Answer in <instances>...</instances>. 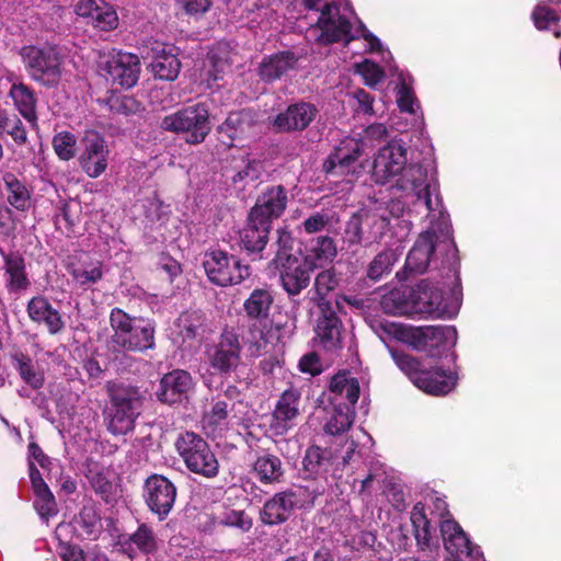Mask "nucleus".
<instances>
[{
	"label": "nucleus",
	"instance_id": "f257e3e1",
	"mask_svg": "<svg viewBox=\"0 0 561 561\" xmlns=\"http://www.w3.org/2000/svg\"><path fill=\"white\" fill-rule=\"evenodd\" d=\"M107 402L103 411L106 428L113 435H126L134 431L141 414L145 397L138 386L107 381Z\"/></svg>",
	"mask_w": 561,
	"mask_h": 561
},
{
	"label": "nucleus",
	"instance_id": "f03ea898",
	"mask_svg": "<svg viewBox=\"0 0 561 561\" xmlns=\"http://www.w3.org/2000/svg\"><path fill=\"white\" fill-rule=\"evenodd\" d=\"M113 331L111 343L114 350L125 353H146L156 348V322L141 316H130L115 307L110 312Z\"/></svg>",
	"mask_w": 561,
	"mask_h": 561
},
{
	"label": "nucleus",
	"instance_id": "7ed1b4c3",
	"mask_svg": "<svg viewBox=\"0 0 561 561\" xmlns=\"http://www.w3.org/2000/svg\"><path fill=\"white\" fill-rule=\"evenodd\" d=\"M19 55L33 81L48 89L59 85L64 72V57L56 46L26 45L20 49Z\"/></svg>",
	"mask_w": 561,
	"mask_h": 561
},
{
	"label": "nucleus",
	"instance_id": "20e7f679",
	"mask_svg": "<svg viewBox=\"0 0 561 561\" xmlns=\"http://www.w3.org/2000/svg\"><path fill=\"white\" fill-rule=\"evenodd\" d=\"M175 448L191 472L207 479L218 476V459L201 435L188 431L180 434L175 440Z\"/></svg>",
	"mask_w": 561,
	"mask_h": 561
},
{
	"label": "nucleus",
	"instance_id": "39448f33",
	"mask_svg": "<svg viewBox=\"0 0 561 561\" xmlns=\"http://www.w3.org/2000/svg\"><path fill=\"white\" fill-rule=\"evenodd\" d=\"M161 128L172 133H184L186 142L198 145L210 133L209 107L206 103H196L163 117Z\"/></svg>",
	"mask_w": 561,
	"mask_h": 561
},
{
	"label": "nucleus",
	"instance_id": "423d86ee",
	"mask_svg": "<svg viewBox=\"0 0 561 561\" xmlns=\"http://www.w3.org/2000/svg\"><path fill=\"white\" fill-rule=\"evenodd\" d=\"M203 267L208 280L219 287H228L242 283L250 277L249 265L227 251L216 249L206 251Z\"/></svg>",
	"mask_w": 561,
	"mask_h": 561
},
{
	"label": "nucleus",
	"instance_id": "0eeeda50",
	"mask_svg": "<svg viewBox=\"0 0 561 561\" xmlns=\"http://www.w3.org/2000/svg\"><path fill=\"white\" fill-rule=\"evenodd\" d=\"M241 336L234 328L226 327L217 342L206 351L209 366L221 376L234 373L241 364Z\"/></svg>",
	"mask_w": 561,
	"mask_h": 561
},
{
	"label": "nucleus",
	"instance_id": "6e6552de",
	"mask_svg": "<svg viewBox=\"0 0 561 561\" xmlns=\"http://www.w3.org/2000/svg\"><path fill=\"white\" fill-rule=\"evenodd\" d=\"M407 340L415 351L430 357H440L456 345L457 331L453 325L416 327L408 331Z\"/></svg>",
	"mask_w": 561,
	"mask_h": 561
},
{
	"label": "nucleus",
	"instance_id": "1a4fd4ad",
	"mask_svg": "<svg viewBox=\"0 0 561 561\" xmlns=\"http://www.w3.org/2000/svg\"><path fill=\"white\" fill-rule=\"evenodd\" d=\"M178 496L174 483L163 474L152 473L142 486V499L148 510L164 520L171 513Z\"/></svg>",
	"mask_w": 561,
	"mask_h": 561
},
{
	"label": "nucleus",
	"instance_id": "9d476101",
	"mask_svg": "<svg viewBox=\"0 0 561 561\" xmlns=\"http://www.w3.org/2000/svg\"><path fill=\"white\" fill-rule=\"evenodd\" d=\"M304 391V387L291 383L279 394L271 423V428L276 435L286 434L296 425V420L305 411Z\"/></svg>",
	"mask_w": 561,
	"mask_h": 561
},
{
	"label": "nucleus",
	"instance_id": "9b49d317",
	"mask_svg": "<svg viewBox=\"0 0 561 561\" xmlns=\"http://www.w3.org/2000/svg\"><path fill=\"white\" fill-rule=\"evenodd\" d=\"M318 310L314 334L321 347L337 354L343 350L344 325L333 305L316 306Z\"/></svg>",
	"mask_w": 561,
	"mask_h": 561
},
{
	"label": "nucleus",
	"instance_id": "f8f14e48",
	"mask_svg": "<svg viewBox=\"0 0 561 561\" xmlns=\"http://www.w3.org/2000/svg\"><path fill=\"white\" fill-rule=\"evenodd\" d=\"M145 49L144 58L150 59L149 66L156 78L174 81L179 77L181 61L178 58L179 49L174 45L152 41Z\"/></svg>",
	"mask_w": 561,
	"mask_h": 561
},
{
	"label": "nucleus",
	"instance_id": "ddd939ff",
	"mask_svg": "<svg viewBox=\"0 0 561 561\" xmlns=\"http://www.w3.org/2000/svg\"><path fill=\"white\" fill-rule=\"evenodd\" d=\"M106 80L123 89L133 88L140 75V61L137 55L117 51L110 56L103 67Z\"/></svg>",
	"mask_w": 561,
	"mask_h": 561
},
{
	"label": "nucleus",
	"instance_id": "4468645a",
	"mask_svg": "<svg viewBox=\"0 0 561 561\" xmlns=\"http://www.w3.org/2000/svg\"><path fill=\"white\" fill-rule=\"evenodd\" d=\"M288 202L287 188L282 184H271L262 188L249 213L272 225L284 215Z\"/></svg>",
	"mask_w": 561,
	"mask_h": 561
},
{
	"label": "nucleus",
	"instance_id": "2eb2a0df",
	"mask_svg": "<svg viewBox=\"0 0 561 561\" xmlns=\"http://www.w3.org/2000/svg\"><path fill=\"white\" fill-rule=\"evenodd\" d=\"M407 164V150L399 141H390L379 149L373 164L376 183L385 184L399 175Z\"/></svg>",
	"mask_w": 561,
	"mask_h": 561
},
{
	"label": "nucleus",
	"instance_id": "dca6fc26",
	"mask_svg": "<svg viewBox=\"0 0 561 561\" xmlns=\"http://www.w3.org/2000/svg\"><path fill=\"white\" fill-rule=\"evenodd\" d=\"M275 268L279 273L282 288L290 299L309 287L311 274L314 271L311 265L297 256H287L285 262L275 265Z\"/></svg>",
	"mask_w": 561,
	"mask_h": 561
},
{
	"label": "nucleus",
	"instance_id": "f3484780",
	"mask_svg": "<svg viewBox=\"0 0 561 561\" xmlns=\"http://www.w3.org/2000/svg\"><path fill=\"white\" fill-rule=\"evenodd\" d=\"M83 150L79 157L82 171L91 179L99 178L107 168L110 150L99 133H89L83 138Z\"/></svg>",
	"mask_w": 561,
	"mask_h": 561
},
{
	"label": "nucleus",
	"instance_id": "a211bd4d",
	"mask_svg": "<svg viewBox=\"0 0 561 561\" xmlns=\"http://www.w3.org/2000/svg\"><path fill=\"white\" fill-rule=\"evenodd\" d=\"M193 388L194 381L191 374L183 369H174L160 379L156 396L161 403L181 404L188 401Z\"/></svg>",
	"mask_w": 561,
	"mask_h": 561
},
{
	"label": "nucleus",
	"instance_id": "6ab92c4d",
	"mask_svg": "<svg viewBox=\"0 0 561 561\" xmlns=\"http://www.w3.org/2000/svg\"><path fill=\"white\" fill-rule=\"evenodd\" d=\"M319 111L310 102H296L276 115L273 126L280 133L302 131L314 121Z\"/></svg>",
	"mask_w": 561,
	"mask_h": 561
},
{
	"label": "nucleus",
	"instance_id": "aec40b11",
	"mask_svg": "<svg viewBox=\"0 0 561 561\" xmlns=\"http://www.w3.org/2000/svg\"><path fill=\"white\" fill-rule=\"evenodd\" d=\"M298 61L299 56L293 50H279L265 55L257 65L256 76L263 83H274L295 70Z\"/></svg>",
	"mask_w": 561,
	"mask_h": 561
},
{
	"label": "nucleus",
	"instance_id": "412c9836",
	"mask_svg": "<svg viewBox=\"0 0 561 561\" xmlns=\"http://www.w3.org/2000/svg\"><path fill=\"white\" fill-rule=\"evenodd\" d=\"M297 494L294 490L275 493L260 511V520L266 526L286 523L297 507Z\"/></svg>",
	"mask_w": 561,
	"mask_h": 561
},
{
	"label": "nucleus",
	"instance_id": "4be33fe9",
	"mask_svg": "<svg viewBox=\"0 0 561 561\" xmlns=\"http://www.w3.org/2000/svg\"><path fill=\"white\" fill-rule=\"evenodd\" d=\"M438 243V234L428 229L421 232L409 251L404 268L414 274H423L430 266L433 254Z\"/></svg>",
	"mask_w": 561,
	"mask_h": 561
},
{
	"label": "nucleus",
	"instance_id": "5701e85b",
	"mask_svg": "<svg viewBox=\"0 0 561 561\" xmlns=\"http://www.w3.org/2000/svg\"><path fill=\"white\" fill-rule=\"evenodd\" d=\"M3 261L4 286L10 294H21L31 287L25 259L19 251L0 250Z\"/></svg>",
	"mask_w": 561,
	"mask_h": 561
},
{
	"label": "nucleus",
	"instance_id": "b1692460",
	"mask_svg": "<svg viewBox=\"0 0 561 561\" xmlns=\"http://www.w3.org/2000/svg\"><path fill=\"white\" fill-rule=\"evenodd\" d=\"M272 225L263 219L248 214L247 224L240 231V247L254 259H262V251L266 248Z\"/></svg>",
	"mask_w": 561,
	"mask_h": 561
},
{
	"label": "nucleus",
	"instance_id": "393cba45",
	"mask_svg": "<svg viewBox=\"0 0 561 561\" xmlns=\"http://www.w3.org/2000/svg\"><path fill=\"white\" fill-rule=\"evenodd\" d=\"M333 462L334 455L331 448L311 445L305 451L299 470L300 477L304 480H327Z\"/></svg>",
	"mask_w": 561,
	"mask_h": 561
},
{
	"label": "nucleus",
	"instance_id": "a878e982",
	"mask_svg": "<svg viewBox=\"0 0 561 561\" xmlns=\"http://www.w3.org/2000/svg\"><path fill=\"white\" fill-rule=\"evenodd\" d=\"M26 312L32 322L44 324L51 335L60 333L65 328L60 312L43 295L34 296L27 301Z\"/></svg>",
	"mask_w": 561,
	"mask_h": 561
},
{
	"label": "nucleus",
	"instance_id": "bb28decb",
	"mask_svg": "<svg viewBox=\"0 0 561 561\" xmlns=\"http://www.w3.org/2000/svg\"><path fill=\"white\" fill-rule=\"evenodd\" d=\"M440 535L445 549L457 559L471 558L473 545L462 527L453 518L440 522Z\"/></svg>",
	"mask_w": 561,
	"mask_h": 561
},
{
	"label": "nucleus",
	"instance_id": "cd10ccee",
	"mask_svg": "<svg viewBox=\"0 0 561 561\" xmlns=\"http://www.w3.org/2000/svg\"><path fill=\"white\" fill-rule=\"evenodd\" d=\"M255 125V113L249 108H242L230 112L217 130L229 139V146H231L234 140L249 137Z\"/></svg>",
	"mask_w": 561,
	"mask_h": 561
},
{
	"label": "nucleus",
	"instance_id": "c85d7f7f",
	"mask_svg": "<svg viewBox=\"0 0 561 561\" xmlns=\"http://www.w3.org/2000/svg\"><path fill=\"white\" fill-rule=\"evenodd\" d=\"M80 16L89 18L91 23L101 31H112L118 25V16L112 5L104 1L81 0L77 5Z\"/></svg>",
	"mask_w": 561,
	"mask_h": 561
},
{
	"label": "nucleus",
	"instance_id": "c756f323",
	"mask_svg": "<svg viewBox=\"0 0 561 561\" xmlns=\"http://www.w3.org/2000/svg\"><path fill=\"white\" fill-rule=\"evenodd\" d=\"M420 380L422 382L416 383L419 389L430 394L444 396L455 388L457 376L440 367H431L421 373Z\"/></svg>",
	"mask_w": 561,
	"mask_h": 561
},
{
	"label": "nucleus",
	"instance_id": "7c9ffc66",
	"mask_svg": "<svg viewBox=\"0 0 561 561\" xmlns=\"http://www.w3.org/2000/svg\"><path fill=\"white\" fill-rule=\"evenodd\" d=\"M342 282V273L339 272L334 266H330L328 268L319 272L314 279L311 291L313 295L311 296V301L314 306H328L333 305L331 300L328 299V296L333 293L336 288H339Z\"/></svg>",
	"mask_w": 561,
	"mask_h": 561
},
{
	"label": "nucleus",
	"instance_id": "2f4dec72",
	"mask_svg": "<svg viewBox=\"0 0 561 561\" xmlns=\"http://www.w3.org/2000/svg\"><path fill=\"white\" fill-rule=\"evenodd\" d=\"M370 225L373 227H377L379 229V233L382 234V231L389 225L388 218L383 216H379L376 214L362 216L359 214H353L351 218L346 221L345 230H344V242L351 245H359L363 240V224Z\"/></svg>",
	"mask_w": 561,
	"mask_h": 561
},
{
	"label": "nucleus",
	"instance_id": "473e14b6",
	"mask_svg": "<svg viewBox=\"0 0 561 561\" xmlns=\"http://www.w3.org/2000/svg\"><path fill=\"white\" fill-rule=\"evenodd\" d=\"M337 254L334 240L329 236H319L310 240L304 261L314 270L332 262Z\"/></svg>",
	"mask_w": 561,
	"mask_h": 561
},
{
	"label": "nucleus",
	"instance_id": "72a5a7b5",
	"mask_svg": "<svg viewBox=\"0 0 561 561\" xmlns=\"http://www.w3.org/2000/svg\"><path fill=\"white\" fill-rule=\"evenodd\" d=\"M274 304L272 289L267 287L255 288L243 302V311L250 320L261 322L268 319Z\"/></svg>",
	"mask_w": 561,
	"mask_h": 561
},
{
	"label": "nucleus",
	"instance_id": "f704fd0d",
	"mask_svg": "<svg viewBox=\"0 0 561 561\" xmlns=\"http://www.w3.org/2000/svg\"><path fill=\"white\" fill-rule=\"evenodd\" d=\"M10 96L12 98L14 105L19 113L32 125H36L37 122V113H36V103L37 99L34 90L23 83H13L11 85Z\"/></svg>",
	"mask_w": 561,
	"mask_h": 561
},
{
	"label": "nucleus",
	"instance_id": "c9c22d12",
	"mask_svg": "<svg viewBox=\"0 0 561 561\" xmlns=\"http://www.w3.org/2000/svg\"><path fill=\"white\" fill-rule=\"evenodd\" d=\"M362 169L360 163H355L352 159H343L333 152H330L322 162V172L327 176L339 178L348 182L357 179L362 173Z\"/></svg>",
	"mask_w": 561,
	"mask_h": 561
},
{
	"label": "nucleus",
	"instance_id": "e433bc0d",
	"mask_svg": "<svg viewBox=\"0 0 561 561\" xmlns=\"http://www.w3.org/2000/svg\"><path fill=\"white\" fill-rule=\"evenodd\" d=\"M10 359L21 379L32 389L37 390L44 386V374L36 369L30 355L16 350L10 354Z\"/></svg>",
	"mask_w": 561,
	"mask_h": 561
},
{
	"label": "nucleus",
	"instance_id": "4c0bfd02",
	"mask_svg": "<svg viewBox=\"0 0 561 561\" xmlns=\"http://www.w3.org/2000/svg\"><path fill=\"white\" fill-rule=\"evenodd\" d=\"M253 471L263 484L279 483L285 474L282 460L272 454L259 456L253 463Z\"/></svg>",
	"mask_w": 561,
	"mask_h": 561
},
{
	"label": "nucleus",
	"instance_id": "58836bf2",
	"mask_svg": "<svg viewBox=\"0 0 561 561\" xmlns=\"http://www.w3.org/2000/svg\"><path fill=\"white\" fill-rule=\"evenodd\" d=\"M411 523L413 526L414 537L421 549H428L432 545L435 528L432 527L430 519L425 514L424 504L417 502L411 511Z\"/></svg>",
	"mask_w": 561,
	"mask_h": 561
},
{
	"label": "nucleus",
	"instance_id": "ea45409f",
	"mask_svg": "<svg viewBox=\"0 0 561 561\" xmlns=\"http://www.w3.org/2000/svg\"><path fill=\"white\" fill-rule=\"evenodd\" d=\"M321 30L320 41L323 44H333L345 41L348 44L355 39L351 35L352 23L346 16L337 14V19L333 21H324L323 25L318 26Z\"/></svg>",
	"mask_w": 561,
	"mask_h": 561
},
{
	"label": "nucleus",
	"instance_id": "a19ab883",
	"mask_svg": "<svg viewBox=\"0 0 561 561\" xmlns=\"http://www.w3.org/2000/svg\"><path fill=\"white\" fill-rule=\"evenodd\" d=\"M206 317L201 310H187L180 314L176 321L179 334L183 341H192L205 332Z\"/></svg>",
	"mask_w": 561,
	"mask_h": 561
},
{
	"label": "nucleus",
	"instance_id": "79ce46f5",
	"mask_svg": "<svg viewBox=\"0 0 561 561\" xmlns=\"http://www.w3.org/2000/svg\"><path fill=\"white\" fill-rule=\"evenodd\" d=\"M2 180L8 203L18 210L27 209L31 204V193L26 185L11 172L4 173Z\"/></svg>",
	"mask_w": 561,
	"mask_h": 561
},
{
	"label": "nucleus",
	"instance_id": "37998d69",
	"mask_svg": "<svg viewBox=\"0 0 561 561\" xmlns=\"http://www.w3.org/2000/svg\"><path fill=\"white\" fill-rule=\"evenodd\" d=\"M77 528L81 536L88 539H96L102 530L99 510L93 504L83 505L75 518Z\"/></svg>",
	"mask_w": 561,
	"mask_h": 561
},
{
	"label": "nucleus",
	"instance_id": "c03bdc74",
	"mask_svg": "<svg viewBox=\"0 0 561 561\" xmlns=\"http://www.w3.org/2000/svg\"><path fill=\"white\" fill-rule=\"evenodd\" d=\"M355 411L351 405L345 403H334L333 411L324 430L330 435L336 436L347 432L354 422Z\"/></svg>",
	"mask_w": 561,
	"mask_h": 561
},
{
	"label": "nucleus",
	"instance_id": "a18cd8bd",
	"mask_svg": "<svg viewBox=\"0 0 561 561\" xmlns=\"http://www.w3.org/2000/svg\"><path fill=\"white\" fill-rule=\"evenodd\" d=\"M391 358L397 367L416 386L420 380L421 373L425 369L423 364L411 354L397 348H389Z\"/></svg>",
	"mask_w": 561,
	"mask_h": 561
},
{
	"label": "nucleus",
	"instance_id": "49530a36",
	"mask_svg": "<svg viewBox=\"0 0 561 561\" xmlns=\"http://www.w3.org/2000/svg\"><path fill=\"white\" fill-rule=\"evenodd\" d=\"M2 134L9 135L18 146L27 142V131L19 116L0 110V135Z\"/></svg>",
	"mask_w": 561,
	"mask_h": 561
},
{
	"label": "nucleus",
	"instance_id": "de8ad7c7",
	"mask_svg": "<svg viewBox=\"0 0 561 561\" xmlns=\"http://www.w3.org/2000/svg\"><path fill=\"white\" fill-rule=\"evenodd\" d=\"M396 261L397 254L393 250L387 249L379 252L367 267V277L373 282L380 280L385 275H389L391 273Z\"/></svg>",
	"mask_w": 561,
	"mask_h": 561
},
{
	"label": "nucleus",
	"instance_id": "09e8293b",
	"mask_svg": "<svg viewBox=\"0 0 561 561\" xmlns=\"http://www.w3.org/2000/svg\"><path fill=\"white\" fill-rule=\"evenodd\" d=\"M53 148L60 160L69 161L77 152V138L70 131H60L53 138Z\"/></svg>",
	"mask_w": 561,
	"mask_h": 561
},
{
	"label": "nucleus",
	"instance_id": "8fccbe9b",
	"mask_svg": "<svg viewBox=\"0 0 561 561\" xmlns=\"http://www.w3.org/2000/svg\"><path fill=\"white\" fill-rule=\"evenodd\" d=\"M248 336L244 341L248 353L251 357H260L266 353L268 342L265 337L264 330L259 323H252L249 327Z\"/></svg>",
	"mask_w": 561,
	"mask_h": 561
},
{
	"label": "nucleus",
	"instance_id": "3c124183",
	"mask_svg": "<svg viewBox=\"0 0 561 561\" xmlns=\"http://www.w3.org/2000/svg\"><path fill=\"white\" fill-rule=\"evenodd\" d=\"M343 159H352L355 163H360L359 158L364 152V144L359 139L346 137L342 139L331 151Z\"/></svg>",
	"mask_w": 561,
	"mask_h": 561
},
{
	"label": "nucleus",
	"instance_id": "603ef678",
	"mask_svg": "<svg viewBox=\"0 0 561 561\" xmlns=\"http://www.w3.org/2000/svg\"><path fill=\"white\" fill-rule=\"evenodd\" d=\"M110 106L112 112L121 115H136L145 111L140 101L131 95H123L111 99Z\"/></svg>",
	"mask_w": 561,
	"mask_h": 561
},
{
	"label": "nucleus",
	"instance_id": "864d4df0",
	"mask_svg": "<svg viewBox=\"0 0 561 561\" xmlns=\"http://www.w3.org/2000/svg\"><path fill=\"white\" fill-rule=\"evenodd\" d=\"M423 295L424 298H428L426 301H424V307L422 309L423 312L437 318H453L456 314L455 311H447L446 306L443 304L442 293L438 289H432L430 294L425 291Z\"/></svg>",
	"mask_w": 561,
	"mask_h": 561
},
{
	"label": "nucleus",
	"instance_id": "5fc2aeb1",
	"mask_svg": "<svg viewBox=\"0 0 561 561\" xmlns=\"http://www.w3.org/2000/svg\"><path fill=\"white\" fill-rule=\"evenodd\" d=\"M355 69L363 77L365 84L370 88H375L385 78L383 69L369 59L356 64Z\"/></svg>",
	"mask_w": 561,
	"mask_h": 561
},
{
	"label": "nucleus",
	"instance_id": "6e6d98bb",
	"mask_svg": "<svg viewBox=\"0 0 561 561\" xmlns=\"http://www.w3.org/2000/svg\"><path fill=\"white\" fill-rule=\"evenodd\" d=\"M129 540L145 553H150L157 549L153 531L147 524L139 525L137 530L129 537Z\"/></svg>",
	"mask_w": 561,
	"mask_h": 561
},
{
	"label": "nucleus",
	"instance_id": "4d7b16f0",
	"mask_svg": "<svg viewBox=\"0 0 561 561\" xmlns=\"http://www.w3.org/2000/svg\"><path fill=\"white\" fill-rule=\"evenodd\" d=\"M276 247L277 250L275 252L274 259L272 260L274 265L284 263L287 256H295L291 253L294 249V238L291 232L285 228L277 229Z\"/></svg>",
	"mask_w": 561,
	"mask_h": 561
},
{
	"label": "nucleus",
	"instance_id": "13d9d810",
	"mask_svg": "<svg viewBox=\"0 0 561 561\" xmlns=\"http://www.w3.org/2000/svg\"><path fill=\"white\" fill-rule=\"evenodd\" d=\"M90 484L94 492L101 496L103 501L110 503L114 494V485L103 472H92L88 476Z\"/></svg>",
	"mask_w": 561,
	"mask_h": 561
},
{
	"label": "nucleus",
	"instance_id": "bf43d9fd",
	"mask_svg": "<svg viewBox=\"0 0 561 561\" xmlns=\"http://www.w3.org/2000/svg\"><path fill=\"white\" fill-rule=\"evenodd\" d=\"M34 506L42 517L48 518L57 514V503L49 489L34 492Z\"/></svg>",
	"mask_w": 561,
	"mask_h": 561
},
{
	"label": "nucleus",
	"instance_id": "052dcab7",
	"mask_svg": "<svg viewBox=\"0 0 561 561\" xmlns=\"http://www.w3.org/2000/svg\"><path fill=\"white\" fill-rule=\"evenodd\" d=\"M72 278L80 284L81 286H87L90 284H95L103 276V271L101 264L92 265L88 267H73L69 270Z\"/></svg>",
	"mask_w": 561,
	"mask_h": 561
},
{
	"label": "nucleus",
	"instance_id": "680f3d73",
	"mask_svg": "<svg viewBox=\"0 0 561 561\" xmlns=\"http://www.w3.org/2000/svg\"><path fill=\"white\" fill-rule=\"evenodd\" d=\"M531 19L535 26L538 30L543 31L548 30L552 24H557L560 20V16L548 5L539 4L534 9Z\"/></svg>",
	"mask_w": 561,
	"mask_h": 561
},
{
	"label": "nucleus",
	"instance_id": "e2e57ef3",
	"mask_svg": "<svg viewBox=\"0 0 561 561\" xmlns=\"http://www.w3.org/2000/svg\"><path fill=\"white\" fill-rule=\"evenodd\" d=\"M219 524L236 527L245 533L252 528L253 522L244 511L231 510L220 518Z\"/></svg>",
	"mask_w": 561,
	"mask_h": 561
},
{
	"label": "nucleus",
	"instance_id": "0e129e2a",
	"mask_svg": "<svg viewBox=\"0 0 561 561\" xmlns=\"http://www.w3.org/2000/svg\"><path fill=\"white\" fill-rule=\"evenodd\" d=\"M244 165L238 170L232 176V182L237 184L238 182H243L249 180L251 182L256 181L261 175V161L256 159L245 158L243 159Z\"/></svg>",
	"mask_w": 561,
	"mask_h": 561
},
{
	"label": "nucleus",
	"instance_id": "69168bd1",
	"mask_svg": "<svg viewBox=\"0 0 561 561\" xmlns=\"http://www.w3.org/2000/svg\"><path fill=\"white\" fill-rule=\"evenodd\" d=\"M414 92L410 85L402 82L398 89L397 103L401 112L414 114Z\"/></svg>",
	"mask_w": 561,
	"mask_h": 561
},
{
	"label": "nucleus",
	"instance_id": "338daca9",
	"mask_svg": "<svg viewBox=\"0 0 561 561\" xmlns=\"http://www.w3.org/2000/svg\"><path fill=\"white\" fill-rule=\"evenodd\" d=\"M300 371L310 374L311 376L320 375L323 370L322 363L316 352L305 354L298 364Z\"/></svg>",
	"mask_w": 561,
	"mask_h": 561
},
{
	"label": "nucleus",
	"instance_id": "774afa93",
	"mask_svg": "<svg viewBox=\"0 0 561 561\" xmlns=\"http://www.w3.org/2000/svg\"><path fill=\"white\" fill-rule=\"evenodd\" d=\"M157 264L162 271H164L169 275L171 282L176 276L182 274V265L168 252H161L158 254Z\"/></svg>",
	"mask_w": 561,
	"mask_h": 561
}]
</instances>
